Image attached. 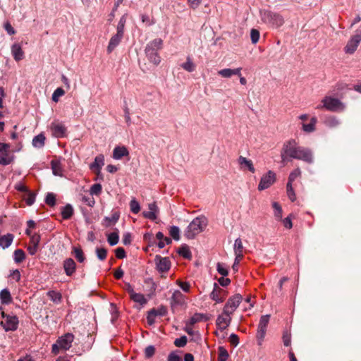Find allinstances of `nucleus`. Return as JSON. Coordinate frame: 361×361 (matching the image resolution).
Here are the masks:
<instances>
[{
  "label": "nucleus",
  "mask_w": 361,
  "mask_h": 361,
  "mask_svg": "<svg viewBox=\"0 0 361 361\" xmlns=\"http://www.w3.org/2000/svg\"><path fill=\"white\" fill-rule=\"evenodd\" d=\"M281 161L285 163L292 159L302 160L308 164H312L314 156L309 148L300 146L295 139L286 141L281 150Z\"/></svg>",
  "instance_id": "f257e3e1"
},
{
  "label": "nucleus",
  "mask_w": 361,
  "mask_h": 361,
  "mask_svg": "<svg viewBox=\"0 0 361 361\" xmlns=\"http://www.w3.org/2000/svg\"><path fill=\"white\" fill-rule=\"evenodd\" d=\"M207 219L203 216L195 218L185 230L184 235L188 239H193L197 235L203 231L207 226Z\"/></svg>",
  "instance_id": "f03ea898"
},
{
  "label": "nucleus",
  "mask_w": 361,
  "mask_h": 361,
  "mask_svg": "<svg viewBox=\"0 0 361 361\" xmlns=\"http://www.w3.org/2000/svg\"><path fill=\"white\" fill-rule=\"evenodd\" d=\"M162 39L157 38L149 42L145 47V51L148 60L156 66L161 61L158 51L162 48Z\"/></svg>",
  "instance_id": "7ed1b4c3"
},
{
  "label": "nucleus",
  "mask_w": 361,
  "mask_h": 361,
  "mask_svg": "<svg viewBox=\"0 0 361 361\" xmlns=\"http://www.w3.org/2000/svg\"><path fill=\"white\" fill-rule=\"evenodd\" d=\"M322 104L318 105L316 109H325L328 111L336 112L343 111L345 109V105L340 99L330 96H326L322 99Z\"/></svg>",
  "instance_id": "20e7f679"
},
{
  "label": "nucleus",
  "mask_w": 361,
  "mask_h": 361,
  "mask_svg": "<svg viewBox=\"0 0 361 361\" xmlns=\"http://www.w3.org/2000/svg\"><path fill=\"white\" fill-rule=\"evenodd\" d=\"M74 340V335L71 333L65 334L59 337L56 342L51 346V353L58 355L60 350H68L72 346Z\"/></svg>",
  "instance_id": "39448f33"
},
{
  "label": "nucleus",
  "mask_w": 361,
  "mask_h": 361,
  "mask_svg": "<svg viewBox=\"0 0 361 361\" xmlns=\"http://www.w3.org/2000/svg\"><path fill=\"white\" fill-rule=\"evenodd\" d=\"M1 316L4 321L1 322V325L6 331H13L18 329L19 321L16 315L7 314L2 312Z\"/></svg>",
  "instance_id": "423d86ee"
},
{
  "label": "nucleus",
  "mask_w": 361,
  "mask_h": 361,
  "mask_svg": "<svg viewBox=\"0 0 361 361\" xmlns=\"http://www.w3.org/2000/svg\"><path fill=\"white\" fill-rule=\"evenodd\" d=\"M10 145L0 142V164L7 166L13 162L15 156L10 152Z\"/></svg>",
  "instance_id": "0eeeda50"
},
{
  "label": "nucleus",
  "mask_w": 361,
  "mask_h": 361,
  "mask_svg": "<svg viewBox=\"0 0 361 361\" xmlns=\"http://www.w3.org/2000/svg\"><path fill=\"white\" fill-rule=\"evenodd\" d=\"M361 42V29L355 31V33L348 41L344 51L346 54H353L357 50Z\"/></svg>",
  "instance_id": "6e6552de"
},
{
  "label": "nucleus",
  "mask_w": 361,
  "mask_h": 361,
  "mask_svg": "<svg viewBox=\"0 0 361 361\" xmlns=\"http://www.w3.org/2000/svg\"><path fill=\"white\" fill-rule=\"evenodd\" d=\"M276 173L273 171H268L264 175L262 176L258 185V190L262 191L270 188L276 182Z\"/></svg>",
  "instance_id": "1a4fd4ad"
},
{
  "label": "nucleus",
  "mask_w": 361,
  "mask_h": 361,
  "mask_svg": "<svg viewBox=\"0 0 361 361\" xmlns=\"http://www.w3.org/2000/svg\"><path fill=\"white\" fill-rule=\"evenodd\" d=\"M243 298L240 294H235L233 296L228 298L226 303L224 305V310L226 314L233 313L238 308L240 302H242Z\"/></svg>",
  "instance_id": "9d476101"
},
{
  "label": "nucleus",
  "mask_w": 361,
  "mask_h": 361,
  "mask_svg": "<svg viewBox=\"0 0 361 361\" xmlns=\"http://www.w3.org/2000/svg\"><path fill=\"white\" fill-rule=\"evenodd\" d=\"M170 305L175 311L177 307L186 305V298L179 290H175L170 298Z\"/></svg>",
  "instance_id": "9b49d317"
},
{
  "label": "nucleus",
  "mask_w": 361,
  "mask_h": 361,
  "mask_svg": "<svg viewBox=\"0 0 361 361\" xmlns=\"http://www.w3.org/2000/svg\"><path fill=\"white\" fill-rule=\"evenodd\" d=\"M231 315L230 313L226 314L223 310L222 314L217 317L216 325L221 331L226 329L230 325L232 319Z\"/></svg>",
  "instance_id": "f8f14e48"
},
{
  "label": "nucleus",
  "mask_w": 361,
  "mask_h": 361,
  "mask_svg": "<svg viewBox=\"0 0 361 361\" xmlns=\"http://www.w3.org/2000/svg\"><path fill=\"white\" fill-rule=\"evenodd\" d=\"M50 130L54 137L61 138L66 136V126L59 122H53L50 126Z\"/></svg>",
  "instance_id": "ddd939ff"
},
{
  "label": "nucleus",
  "mask_w": 361,
  "mask_h": 361,
  "mask_svg": "<svg viewBox=\"0 0 361 361\" xmlns=\"http://www.w3.org/2000/svg\"><path fill=\"white\" fill-rule=\"evenodd\" d=\"M157 269L161 273L166 272L170 269L171 262L168 257H161L157 255L154 259Z\"/></svg>",
  "instance_id": "4468645a"
},
{
  "label": "nucleus",
  "mask_w": 361,
  "mask_h": 361,
  "mask_svg": "<svg viewBox=\"0 0 361 361\" xmlns=\"http://www.w3.org/2000/svg\"><path fill=\"white\" fill-rule=\"evenodd\" d=\"M226 297V291L219 288L216 283H214V289L210 294L211 299L214 300L217 303H220L225 300Z\"/></svg>",
  "instance_id": "2eb2a0df"
},
{
  "label": "nucleus",
  "mask_w": 361,
  "mask_h": 361,
  "mask_svg": "<svg viewBox=\"0 0 361 361\" xmlns=\"http://www.w3.org/2000/svg\"><path fill=\"white\" fill-rule=\"evenodd\" d=\"M104 165V156L103 154H99L94 158V161L90 164V169L99 175Z\"/></svg>",
  "instance_id": "dca6fc26"
},
{
  "label": "nucleus",
  "mask_w": 361,
  "mask_h": 361,
  "mask_svg": "<svg viewBox=\"0 0 361 361\" xmlns=\"http://www.w3.org/2000/svg\"><path fill=\"white\" fill-rule=\"evenodd\" d=\"M238 164L240 166V169L243 171L248 170L251 173L255 172V169L252 160L248 159L246 157L240 156L238 159Z\"/></svg>",
  "instance_id": "f3484780"
},
{
  "label": "nucleus",
  "mask_w": 361,
  "mask_h": 361,
  "mask_svg": "<svg viewBox=\"0 0 361 361\" xmlns=\"http://www.w3.org/2000/svg\"><path fill=\"white\" fill-rule=\"evenodd\" d=\"M149 211L143 212L142 215L144 217L154 221L157 219L159 208L155 202L148 204Z\"/></svg>",
  "instance_id": "a211bd4d"
},
{
  "label": "nucleus",
  "mask_w": 361,
  "mask_h": 361,
  "mask_svg": "<svg viewBox=\"0 0 361 361\" xmlns=\"http://www.w3.org/2000/svg\"><path fill=\"white\" fill-rule=\"evenodd\" d=\"M123 37V35L116 32L114 35H113L109 42L107 47V52L109 54L111 53L116 47L120 44L121 39Z\"/></svg>",
  "instance_id": "6ab92c4d"
},
{
  "label": "nucleus",
  "mask_w": 361,
  "mask_h": 361,
  "mask_svg": "<svg viewBox=\"0 0 361 361\" xmlns=\"http://www.w3.org/2000/svg\"><path fill=\"white\" fill-rule=\"evenodd\" d=\"M63 269L66 274L68 276H72L76 269V264L72 258H68L63 262Z\"/></svg>",
  "instance_id": "aec40b11"
},
{
  "label": "nucleus",
  "mask_w": 361,
  "mask_h": 361,
  "mask_svg": "<svg viewBox=\"0 0 361 361\" xmlns=\"http://www.w3.org/2000/svg\"><path fill=\"white\" fill-rule=\"evenodd\" d=\"M241 70H242V68H237L235 69L224 68V69H221V70L219 71L218 74L223 78H229L231 76L235 75H238V76H240L241 75Z\"/></svg>",
  "instance_id": "412c9836"
},
{
  "label": "nucleus",
  "mask_w": 361,
  "mask_h": 361,
  "mask_svg": "<svg viewBox=\"0 0 361 361\" xmlns=\"http://www.w3.org/2000/svg\"><path fill=\"white\" fill-rule=\"evenodd\" d=\"M128 155L129 152L125 146H116L113 150L112 157L116 160H119Z\"/></svg>",
  "instance_id": "4be33fe9"
},
{
  "label": "nucleus",
  "mask_w": 361,
  "mask_h": 361,
  "mask_svg": "<svg viewBox=\"0 0 361 361\" xmlns=\"http://www.w3.org/2000/svg\"><path fill=\"white\" fill-rule=\"evenodd\" d=\"M11 54L16 61H19L24 58V52L18 43H15L11 46Z\"/></svg>",
  "instance_id": "5701e85b"
},
{
  "label": "nucleus",
  "mask_w": 361,
  "mask_h": 361,
  "mask_svg": "<svg viewBox=\"0 0 361 361\" xmlns=\"http://www.w3.org/2000/svg\"><path fill=\"white\" fill-rule=\"evenodd\" d=\"M233 250L235 256H237V261L242 259L243 257V245L242 240L240 238L235 240Z\"/></svg>",
  "instance_id": "b1692460"
},
{
  "label": "nucleus",
  "mask_w": 361,
  "mask_h": 361,
  "mask_svg": "<svg viewBox=\"0 0 361 361\" xmlns=\"http://www.w3.org/2000/svg\"><path fill=\"white\" fill-rule=\"evenodd\" d=\"M317 123V118L313 116L311 118L310 123H305L304 122L301 123L302 130L306 133H312L316 130Z\"/></svg>",
  "instance_id": "393cba45"
},
{
  "label": "nucleus",
  "mask_w": 361,
  "mask_h": 361,
  "mask_svg": "<svg viewBox=\"0 0 361 361\" xmlns=\"http://www.w3.org/2000/svg\"><path fill=\"white\" fill-rule=\"evenodd\" d=\"M268 17L269 18V23L276 27H281L284 23L283 17L279 14L269 13Z\"/></svg>",
  "instance_id": "a878e982"
},
{
  "label": "nucleus",
  "mask_w": 361,
  "mask_h": 361,
  "mask_svg": "<svg viewBox=\"0 0 361 361\" xmlns=\"http://www.w3.org/2000/svg\"><path fill=\"white\" fill-rule=\"evenodd\" d=\"M14 236L13 234L8 233L0 238V246L3 249L8 248L12 243Z\"/></svg>",
  "instance_id": "bb28decb"
},
{
  "label": "nucleus",
  "mask_w": 361,
  "mask_h": 361,
  "mask_svg": "<svg viewBox=\"0 0 361 361\" xmlns=\"http://www.w3.org/2000/svg\"><path fill=\"white\" fill-rule=\"evenodd\" d=\"M46 137L44 134L40 133L35 136L32 139V145L35 148H42L44 147L45 143Z\"/></svg>",
  "instance_id": "cd10ccee"
},
{
  "label": "nucleus",
  "mask_w": 361,
  "mask_h": 361,
  "mask_svg": "<svg viewBox=\"0 0 361 361\" xmlns=\"http://www.w3.org/2000/svg\"><path fill=\"white\" fill-rule=\"evenodd\" d=\"M0 300L1 302L5 305H8L12 302V297L7 288H4L0 292Z\"/></svg>",
  "instance_id": "c85d7f7f"
},
{
  "label": "nucleus",
  "mask_w": 361,
  "mask_h": 361,
  "mask_svg": "<svg viewBox=\"0 0 361 361\" xmlns=\"http://www.w3.org/2000/svg\"><path fill=\"white\" fill-rule=\"evenodd\" d=\"M52 172L55 176H63V168L61 164L58 160H52L51 162Z\"/></svg>",
  "instance_id": "c756f323"
},
{
  "label": "nucleus",
  "mask_w": 361,
  "mask_h": 361,
  "mask_svg": "<svg viewBox=\"0 0 361 361\" xmlns=\"http://www.w3.org/2000/svg\"><path fill=\"white\" fill-rule=\"evenodd\" d=\"M61 216L63 219H69L73 214V208L70 204L61 208Z\"/></svg>",
  "instance_id": "7c9ffc66"
},
{
  "label": "nucleus",
  "mask_w": 361,
  "mask_h": 361,
  "mask_svg": "<svg viewBox=\"0 0 361 361\" xmlns=\"http://www.w3.org/2000/svg\"><path fill=\"white\" fill-rule=\"evenodd\" d=\"M72 254L80 263H82L85 260L84 252L80 247H73Z\"/></svg>",
  "instance_id": "2f4dec72"
},
{
  "label": "nucleus",
  "mask_w": 361,
  "mask_h": 361,
  "mask_svg": "<svg viewBox=\"0 0 361 361\" xmlns=\"http://www.w3.org/2000/svg\"><path fill=\"white\" fill-rule=\"evenodd\" d=\"M130 299L139 305L143 306L147 302V300L145 297V295L142 293H135L133 295L130 297Z\"/></svg>",
  "instance_id": "473e14b6"
},
{
  "label": "nucleus",
  "mask_w": 361,
  "mask_h": 361,
  "mask_svg": "<svg viewBox=\"0 0 361 361\" xmlns=\"http://www.w3.org/2000/svg\"><path fill=\"white\" fill-rule=\"evenodd\" d=\"M35 197L36 194L30 191V190L25 193V195L23 196V199L26 202L27 205L31 206L35 202Z\"/></svg>",
  "instance_id": "72a5a7b5"
},
{
  "label": "nucleus",
  "mask_w": 361,
  "mask_h": 361,
  "mask_svg": "<svg viewBox=\"0 0 361 361\" xmlns=\"http://www.w3.org/2000/svg\"><path fill=\"white\" fill-rule=\"evenodd\" d=\"M178 254L187 259L192 258V253L187 245H182L178 251Z\"/></svg>",
  "instance_id": "f704fd0d"
},
{
  "label": "nucleus",
  "mask_w": 361,
  "mask_h": 361,
  "mask_svg": "<svg viewBox=\"0 0 361 361\" xmlns=\"http://www.w3.org/2000/svg\"><path fill=\"white\" fill-rule=\"evenodd\" d=\"M47 296L54 303L59 304L61 301V294L56 290H51L47 292Z\"/></svg>",
  "instance_id": "c9c22d12"
},
{
  "label": "nucleus",
  "mask_w": 361,
  "mask_h": 361,
  "mask_svg": "<svg viewBox=\"0 0 361 361\" xmlns=\"http://www.w3.org/2000/svg\"><path fill=\"white\" fill-rule=\"evenodd\" d=\"M180 66L188 72H193L195 70L196 66L192 62L190 56L187 57L186 61L180 65Z\"/></svg>",
  "instance_id": "e433bc0d"
},
{
  "label": "nucleus",
  "mask_w": 361,
  "mask_h": 361,
  "mask_svg": "<svg viewBox=\"0 0 361 361\" xmlns=\"http://www.w3.org/2000/svg\"><path fill=\"white\" fill-rule=\"evenodd\" d=\"M25 258V254L23 250L18 249L15 250L14 255H13V259L14 261L16 263H20L22 262Z\"/></svg>",
  "instance_id": "4c0bfd02"
},
{
  "label": "nucleus",
  "mask_w": 361,
  "mask_h": 361,
  "mask_svg": "<svg viewBox=\"0 0 361 361\" xmlns=\"http://www.w3.org/2000/svg\"><path fill=\"white\" fill-rule=\"evenodd\" d=\"M118 240L119 236L118 231L109 233L107 238L108 243L111 246L116 245L118 243Z\"/></svg>",
  "instance_id": "58836bf2"
},
{
  "label": "nucleus",
  "mask_w": 361,
  "mask_h": 361,
  "mask_svg": "<svg viewBox=\"0 0 361 361\" xmlns=\"http://www.w3.org/2000/svg\"><path fill=\"white\" fill-rule=\"evenodd\" d=\"M266 331H267V328L262 327V326H260L258 325L257 332V338L259 345L262 344V343L264 338Z\"/></svg>",
  "instance_id": "ea45409f"
},
{
  "label": "nucleus",
  "mask_w": 361,
  "mask_h": 361,
  "mask_svg": "<svg viewBox=\"0 0 361 361\" xmlns=\"http://www.w3.org/2000/svg\"><path fill=\"white\" fill-rule=\"evenodd\" d=\"M273 208L274 209V216L276 219L281 220L282 219V208L278 202H273Z\"/></svg>",
  "instance_id": "a19ab883"
},
{
  "label": "nucleus",
  "mask_w": 361,
  "mask_h": 361,
  "mask_svg": "<svg viewBox=\"0 0 361 361\" xmlns=\"http://www.w3.org/2000/svg\"><path fill=\"white\" fill-rule=\"evenodd\" d=\"M325 123L327 126L330 128H335L339 126L340 121L337 118L334 116H330L328 118H326Z\"/></svg>",
  "instance_id": "79ce46f5"
},
{
  "label": "nucleus",
  "mask_w": 361,
  "mask_h": 361,
  "mask_svg": "<svg viewBox=\"0 0 361 361\" xmlns=\"http://www.w3.org/2000/svg\"><path fill=\"white\" fill-rule=\"evenodd\" d=\"M170 235L175 240H178L180 239V229L176 226H172L169 229Z\"/></svg>",
  "instance_id": "37998d69"
},
{
  "label": "nucleus",
  "mask_w": 361,
  "mask_h": 361,
  "mask_svg": "<svg viewBox=\"0 0 361 361\" xmlns=\"http://www.w3.org/2000/svg\"><path fill=\"white\" fill-rule=\"evenodd\" d=\"M130 208L131 212L133 214H137L140 211V203L135 198H133L130 202Z\"/></svg>",
  "instance_id": "c03bdc74"
},
{
  "label": "nucleus",
  "mask_w": 361,
  "mask_h": 361,
  "mask_svg": "<svg viewBox=\"0 0 361 361\" xmlns=\"http://www.w3.org/2000/svg\"><path fill=\"white\" fill-rule=\"evenodd\" d=\"M102 190V185L99 183L93 184L90 190V193L91 195H99L101 194Z\"/></svg>",
  "instance_id": "a18cd8bd"
},
{
  "label": "nucleus",
  "mask_w": 361,
  "mask_h": 361,
  "mask_svg": "<svg viewBox=\"0 0 361 361\" xmlns=\"http://www.w3.org/2000/svg\"><path fill=\"white\" fill-rule=\"evenodd\" d=\"M204 319H206L205 316L204 314L196 313L190 319L189 324L190 326H192L195 324L203 320Z\"/></svg>",
  "instance_id": "49530a36"
},
{
  "label": "nucleus",
  "mask_w": 361,
  "mask_h": 361,
  "mask_svg": "<svg viewBox=\"0 0 361 361\" xmlns=\"http://www.w3.org/2000/svg\"><path fill=\"white\" fill-rule=\"evenodd\" d=\"M65 94V91L61 87L56 88L52 94L51 99L54 102H57L60 97Z\"/></svg>",
  "instance_id": "de8ad7c7"
},
{
  "label": "nucleus",
  "mask_w": 361,
  "mask_h": 361,
  "mask_svg": "<svg viewBox=\"0 0 361 361\" xmlns=\"http://www.w3.org/2000/svg\"><path fill=\"white\" fill-rule=\"evenodd\" d=\"M216 270H217L219 274H220L221 275H222L224 276H226L228 274V268L223 263H220V262L217 263V264H216Z\"/></svg>",
  "instance_id": "09e8293b"
},
{
  "label": "nucleus",
  "mask_w": 361,
  "mask_h": 361,
  "mask_svg": "<svg viewBox=\"0 0 361 361\" xmlns=\"http://www.w3.org/2000/svg\"><path fill=\"white\" fill-rule=\"evenodd\" d=\"M301 176V171L299 168L295 169L293 170L288 176V183H290V184L293 183V182L298 177Z\"/></svg>",
  "instance_id": "8fccbe9b"
},
{
  "label": "nucleus",
  "mask_w": 361,
  "mask_h": 361,
  "mask_svg": "<svg viewBox=\"0 0 361 361\" xmlns=\"http://www.w3.org/2000/svg\"><path fill=\"white\" fill-rule=\"evenodd\" d=\"M96 255L99 260L103 261L106 258L107 250L103 247H97Z\"/></svg>",
  "instance_id": "3c124183"
},
{
  "label": "nucleus",
  "mask_w": 361,
  "mask_h": 361,
  "mask_svg": "<svg viewBox=\"0 0 361 361\" xmlns=\"http://www.w3.org/2000/svg\"><path fill=\"white\" fill-rule=\"evenodd\" d=\"M286 188H287V195H288V198L290 199V200L291 202H294L296 199V195L293 190L292 184H290V183H287Z\"/></svg>",
  "instance_id": "603ef678"
},
{
  "label": "nucleus",
  "mask_w": 361,
  "mask_h": 361,
  "mask_svg": "<svg viewBox=\"0 0 361 361\" xmlns=\"http://www.w3.org/2000/svg\"><path fill=\"white\" fill-rule=\"evenodd\" d=\"M126 22V18L124 16H123L120 18L119 22L117 25L116 32H118V33H121L123 35L124 34V27H125Z\"/></svg>",
  "instance_id": "864d4df0"
},
{
  "label": "nucleus",
  "mask_w": 361,
  "mask_h": 361,
  "mask_svg": "<svg viewBox=\"0 0 361 361\" xmlns=\"http://www.w3.org/2000/svg\"><path fill=\"white\" fill-rule=\"evenodd\" d=\"M228 357V353L224 347L219 348V361H226Z\"/></svg>",
  "instance_id": "5fc2aeb1"
},
{
  "label": "nucleus",
  "mask_w": 361,
  "mask_h": 361,
  "mask_svg": "<svg viewBox=\"0 0 361 361\" xmlns=\"http://www.w3.org/2000/svg\"><path fill=\"white\" fill-rule=\"evenodd\" d=\"M187 337L185 336H182L174 341V345L176 347L183 348L187 344Z\"/></svg>",
  "instance_id": "6e6d98bb"
},
{
  "label": "nucleus",
  "mask_w": 361,
  "mask_h": 361,
  "mask_svg": "<svg viewBox=\"0 0 361 361\" xmlns=\"http://www.w3.org/2000/svg\"><path fill=\"white\" fill-rule=\"evenodd\" d=\"M81 200L83 203H85L86 205H87L90 207H94V205L95 204V200H94V197H92V195H91L90 196L82 197Z\"/></svg>",
  "instance_id": "4d7b16f0"
},
{
  "label": "nucleus",
  "mask_w": 361,
  "mask_h": 361,
  "mask_svg": "<svg viewBox=\"0 0 361 361\" xmlns=\"http://www.w3.org/2000/svg\"><path fill=\"white\" fill-rule=\"evenodd\" d=\"M154 312H155V309L153 308L151 310H149L147 313V321L149 325H152L155 322V319H156L157 316L154 314Z\"/></svg>",
  "instance_id": "13d9d810"
},
{
  "label": "nucleus",
  "mask_w": 361,
  "mask_h": 361,
  "mask_svg": "<svg viewBox=\"0 0 361 361\" xmlns=\"http://www.w3.org/2000/svg\"><path fill=\"white\" fill-rule=\"evenodd\" d=\"M259 32L257 29H252L250 31V38L252 44H256L259 39Z\"/></svg>",
  "instance_id": "bf43d9fd"
},
{
  "label": "nucleus",
  "mask_w": 361,
  "mask_h": 361,
  "mask_svg": "<svg viewBox=\"0 0 361 361\" xmlns=\"http://www.w3.org/2000/svg\"><path fill=\"white\" fill-rule=\"evenodd\" d=\"M45 202L49 205V206H54L56 204V197L53 193H47L46 198H45Z\"/></svg>",
  "instance_id": "052dcab7"
},
{
  "label": "nucleus",
  "mask_w": 361,
  "mask_h": 361,
  "mask_svg": "<svg viewBox=\"0 0 361 361\" xmlns=\"http://www.w3.org/2000/svg\"><path fill=\"white\" fill-rule=\"evenodd\" d=\"M176 284L185 293H188L190 290V284L189 282H183L181 281H176Z\"/></svg>",
  "instance_id": "680f3d73"
},
{
  "label": "nucleus",
  "mask_w": 361,
  "mask_h": 361,
  "mask_svg": "<svg viewBox=\"0 0 361 361\" xmlns=\"http://www.w3.org/2000/svg\"><path fill=\"white\" fill-rule=\"evenodd\" d=\"M269 318H270L269 314H266V315L262 316L259 319V322L258 325L260 326L267 328V325L269 324Z\"/></svg>",
  "instance_id": "e2e57ef3"
},
{
  "label": "nucleus",
  "mask_w": 361,
  "mask_h": 361,
  "mask_svg": "<svg viewBox=\"0 0 361 361\" xmlns=\"http://www.w3.org/2000/svg\"><path fill=\"white\" fill-rule=\"evenodd\" d=\"M155 348L153 345H148L145 350V355L147 358H149L154 355Z\"/></svg>",
  "instance_id": "0e129e2a"
},
{
  "label": "nucleus",
  "mask_w": 361,
  "mask_h": 361,
  "mask_svg": "<svg viewBox=\"0 0 361 361\" xmlns=\"http://www.w3.org/2000/svg\"><path fill=\"white\" fill-rule=\"evenodd\" d=\"M20 276L21 275L18 269L13 270L10 274V277L11 278V279L16 282L20 280Z\"/></svg>",
  "instance_id": "69168bd1"
},
{
  "label": "nucleus",
  "mask_w": 361,
  "mask_h": 361,
  "mask_svg": "<svg viewBox=\"0 0 361 361\" xmlns=\"http://www.w3.org/2000/svg\"><path fill=\"white\" fill-rule=\"evenodd\" d=\"M116 257L118 259H123L126 257V251L123 247H118L115 250Z\"/></svg>",
  "instance_id": "338daca9"
},
{
  "label": "nucleus",
  "mask_w": 361,
  "mask_h": 361,
  "mask_svg": "<svg viewBox=\"0 0 361 361\" xmlns=\"http://www.w3.org/2000/svg\"><path fill=\"white\" fill-rule=\"evenodd\" d=\"M228 339L231 344L235 347L237 346L239 343L238 336L235 334H231Z\"/></svg>",
  "instance_id": "774afa93"
}]
</instances>
